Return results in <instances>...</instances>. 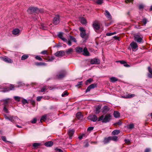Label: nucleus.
Masks as SVG:
<instances>
[{
    "label": "nucleus",
    "instance_id": "1",
    "mask_svg": "<svg viewBox=\"0 0 152 152\" xmlns=\"http://www.w3.org/2000/svg\"><path fill=\"white\" fill-rule=\"evenodd\" d=\"M111 115L109 114H106L104 116V115H102L98 118V121H102V123H106L109 122L111 120Z\"/></svg>",
    "mask_w": 152,
    "mask_h": 152
},
{
    "label": "nucleus",
    "instance_id": "2",
    "mask_svg": "<svg viewBox=\"0 0 152 152\" xmlns=\"http://www.w3.org/2000/svg\"><path fill=\"white\" fill-rule=\"evenodd\" d=\"M27 11L29 14H31L33 12L38 13H43L44 11L42 9H39L38 8L34 7H29Z\"/></svg>",
    "mask_w": 152,
    "mask_h": 152
},
{
    "label": "nucleus",
    "instance_id": "3",
    "mask_svg": "<svg viewBox=\"0 0 152 152\" xmlns=\"http://www.w3.org/2000/svg\"><path fill=\"white\" fill-rule=\"evenodd\" d=\"M4 116L6 119L10 121L13 123H16L17 121L19 120L18 118L16 116H11L9 115L7 116L6 114H4Z\"/></svg>",
    "mask_w": 152,
    "mask_h": 152
},
{
    "label": "nucleus",
    "instance_id": "4",
    "mask_svg": "<svg viewBox=\"0 0 152 152\" xmlns=\"http://www.w3.org/2000/svg\"><path fill=\"white\" fill-rule=\"evenodd\" d=\"M15 87L14 85L10 84L9 87L2 88V90L1 91L3 92H8L10 90H14Z\"/></svg>",
    "mask_w": 152,
    "mask_h": 152
},
{
    "label": "nucleus",
    "instance_id": "5",
    "mask_svg": "<svg viewBox=\"0 0 152 152\" xmlns=\"http://www.w3.org/2000/svg\"><path fill=\"white\" fill-rule=\"evenodd\" d=\"M92 26L96 32H97L99 30L100 26L97 21H95L93 22Z\"/></svg>",
    "mask_w": 152,
    "mask_h": 152
},
{
    "label": "nucleus",
    "instance_id": "6",
    "mask_svg": "<svg viewBox=\"0 0 152 152\" xmlns=\"http://www.w3.org/2000/svg\"><path fill=\"white\" fill-rule=\"evenodd\" d=\"M142 39V37L140 35L136 34L134 35V40L138 43H141Z\"/></svg>",
    "mask_w": 152,
    "mask_h": 152
},
{
    "label": "nucleus",
    "instance_id": "7",
    "mask_svg": "<svg viewBox=\"0 0 152 152\" xmlns=\"http://www.w3.org/2000/svg\"><path fill=\"white\" fill-rule=\"evenodd\" d=\"M60 21V16L59 15L55 16L53 19V23L55 25L58 24Z\"/></svg>",
    "mask_w": 152,
    "mask_h": 152
},
{
    "label": "nucleus",
    "instance_id": "8",
    "mask_svg": "<svg viewBox=\"0 0 152 152\" xmlns=\"http://www.w3.org/2000/svg\"><path fill=\"white\" fill-rule=\"evenodd\" d=\"M79 30L80 31V36L82 38H84L86 35V30L82 27H80L79 28Z\"/></svg>",
    "mask_w": 152,
    "mask_h": 152
},
{
    "label": "nucleus",
    "instance_id": "9",
    "mask_svg": "<svg viewBox=\"0 0 152 152\" xmlns=\"http://www.w3.org/2000/svg\"><path fill=\"white\" fill-rule=\"evenodd\" d=\"M90 64H100V61L99 59L98 58H94L92 59L90 61Z\"/></svg>",
    "mask_w": 152,
    "mask_h": 152
},
{
    "label": "nucleus",
    "instance_id": "10",
    "mask_svg": "<svg viewBox=\"0 0 152 152\" xmlns=\"http://www.w3.org/2000/svg\"><path fill=\"white\" fill-rule=\"evenodd\" d=\"M130 46L131 47V48L132 49L133 51H134L135 50L137 49L138 47L137 44L134 42H132L130 44Z\"/></svg>",
    "mask_w": 152,
    "mask_h": 152
},
{
    "label": "nucleus",
    "instance_id": "11",
    "mask_svg": "<svg viewBox=\"0 0 152 152\" xmlns=\"http://www.w3.org/2000/svg\"><path fill=\"white\" fill-rule=\"evenodd\" d=\"M64 34L62 32H59L58 34V36L60 39L64 42H67V39L64 37Z\"/></svg>",
    "mask_w": 152,
    "mask_h": 152
},
{
    "label": "nucleus",
    "instance_id": "12",
    "mask_svg": "<svg viewBox=\"0 0 152 152\" xmlns=\"http://www.w3.org/2000/svg\"><path fill=\"white\" fill-rule=\"evenodd\" d=\"M88 119L93 122H95L97 120H98L97 117L95 115H89L88 117Z\"/></svg>",
    "mask_w": 152,
    "mask_h": 152
},
{
    "label": "nucleus",
    "instance_id": "13",
    "mask_svg": "<svg viewBox=\"0 0 152 152\" xmlns=\"http://www.w3.org/2000/svg\"><path fill=\"white\" fill-rule=\"evenodd\" d=\"M96 87V84L95 83L92 84L88 87L87 89L85 91V93L89 92L91 89L94 88Z\"/></svg>",
    "mask_w": 152,
    "mask_h": 152
},
{
    "label": "nucleus",
    "instance_id": "14",
    "mask_svg": "<svg viewBox=\"0 0 152 152\" xmlns=\"http://www.w3.org/2000/svg\"><path fill=\"white\" fill-rule=\"evenodd\" d=\"M1 58H2V59L3 61H4L6 62L10 63H12L13 62V61L12 60L11 58L6 56L1 57Z\"/></svg>",
    "mask_w": 152,
    "mask_h": 152
},
{
    "label": "nucleus",
    "instance_id": "15",
    "mask_svg": "<svg viewBox=\"0 0 152 152\" xmlns=\"http://www.w3.org/2000/svg\"><path fill=\"white\" fill-rule=\"evenodd\" d=\"M65 55V52L64 51L61 50L56 52L55 53L56 56L58 57L59 56H63Z\"/></svg>",
    "mask_w": 152,
    "mask_h": 152
},
{
    "label": "nucleus",
    "instance_id": "16",
    "mask_svg": "<svg viewBox=\"0 0 152 152\" xmlns=\"http://www.w3.org/2000/svg\"><path fill=\"white\" fill-rule=\"evenodd\" d=\"M82 54L85 56H88L90 55V53L86 48H84L83 50Z\"/></svg>",
    "mask_w": 152,
    "mask_h": 152
},
{
    "label": "nucleus",
    "instance_id": "17",
    "mask_svg": "<svg viewBox=\"0 0 152 152\" xmlns=\"http://www.w3.org/2000/svg\"><path fill=\"white\" fill-rule=\"evenodd\" d=\"M66 75V72L65 71H64L63 73H60L58 75H57L56 77L58 79H61L64 77Z\"/></svg>",
    "mask_w": 152,
    "mask_h": 152
},
{
    "label": "nucleus",
    "instance_id": "18",
    "mask_svg": "<svg viewBox=\"0 0 152 152\" xmlns=\"http://www.w3.org/2000/svg\"><path fill=\"white\" fill-rule=\"evenodd\" d=\"M104 14L105 16L109 20H111L112 17L110 12L107 10H106L105 11Z\"/></svg>",
    "mask_w": 152,
    "mask_h": 152
},
{
    "label": "nucleus",
    "instance_id": "19",
    "mask_svg": "<svg viewBox=\"0 0 152 152\" xmlns=\"http://www.w3.org/2000/svg\"><path fill=\"white\" fill-rule=\"evenodd\" d=\"M83 116L80 112L77 113V119L81 120L83 119Z\"/></svg>",
    "mask_w": 152,
    "mask_h": 152
},
{
    "label": "nucleus",
    "instance_id": "20",
    "mask_svg": "<svg viewBox=\"0 0 152 152\" xmlns=\"http://www.w3.org/2000/svg\"><path fill=\"white\" fill-rule=\"evenodd\" d=\"M79 20L82 24L86 25L87 23L86 19L83 17L79 18Z\"/></svg>",
    "mask_w": 152,
    "mask_h": 152
},
{
    "label": "nucleus",
    "instance_id": "21",
    "mask_svg": "<svg viewBox=\"0 0 152 152\" xmlns=\"http://www.w3.org/2000/svg\"><path fill=\"white\" fill-rule=\"evenodd\" d=\"M116 62H120L121 64H124V66L126 67H129L130 66V65L127 64L126 62L124 60L117 61Z\"/></svg>",
    "mask_w": 152,
    "mask_h": 152
},
{
    "label": "nucleus",
    "instance_id": "22",
    "mask_svg": "<svg viewBox=\"0 0 152 152\" xmlns=\"http://www.w3.org/2000/svg\"><path fill=\"white\" fill-rule=\"evenodd\" d=\"M109 110V107L107 106H105L103 108L102 113H106Z\"/></svg>",
    "mask_w": 152,
    "mask_h": 152
},
{
    "label": "nucleus",
    "instance_id": "23",
    "mask_svg": "<svg viewBox=\"0 0 152 152\" xmlns=\"http://www.w3.org/2000/svg\"><path fill=\"white\" fill-rule=\"evenodd\" d=\"M20 33V30L18 28H15L12 31V33L14 35H18Z\"/></svg>",
    "mask_w": 152,
    "mask_h": 152
},
{
    "label": "nucleus",
    "instance_id": "24",
    "mask_svg": "<svg viewBox=\"0 0 152 152\" xmlns=\"http://www.w3.org/2000/svg\"><path fill=\"white\" fill-rule=\"evenodd\" d=\"M53 144V142L50 141L47 142L45 143V145L47 147H50Z\"/></svg>",
    "mask_w": 152,
    "mask_h": 152
},
{
    "label": "nucleus",
    "instance_id": "25",
    "mask_svg": "<svg viewBox=\"0 0 152 152\" xmlns=\"http://www.w3.org/2000/svg\"><path fill=\"white\" fill-rule=\"evenodd\" d=\"M66 53L67 54H72L74 52V50L70 48L66 50Z\"/></svg>",
    "mask_w": 152,
    "mask_h": 152
},
{
    "label": "nucleus",
    "instance_id": "26",
    "mask_svg": "<svg viewBox=\"0 0 152 152\" xmlns=\"http://www.w3.org/2000/svg\"><path fill=\"white\" fill-rule=\"evenodd\" d=\"M110 141H111L110 138V137H108L105 138L103 142L104 144H106L109 143Z\"/></svg>",
    "mask_w": 152,
    "mask_h": 152
},
{
    "label": "nucleus",
    "instance_id": "27",
    "mask_svg": "<svg viewBox=\"0 0 152 152\" xmlns=\"http://www.w3.org/2000/svg\"><path fill=\"white\" fill-rule=\"evenodd\" d=\"M74 131L73 129L70 130L68 131V135L69 136L70 139L72 137L74 134Z\"/></svg>",
    "mask_w": 152,
    "mask_h": 152
},
{
    "label": "nucleus",
    "instance_id": "28",
    "mask_svg": "<svg viewBox=\"0 0 152 152\" xmlns=\"http://www.w3.org/2000/svg\"><path fill=\"white\" fill-rule=\"evenodd\" d=\"M101 108V106L100 105H98L96 107L95 111V113L96 114H98L99 113Z\"/></svg>",
    "mask_w": 152,
    "mask_h": 152
},
{
    "label": "nucleus",
    "instance_id": "29",
    "mask_svg": "<svg viewBox=\"0 0 152 152\" xmlns=\"http://www.w3.org/2000/svg\"><path fill=\"white\" fill-rule=\"evenodd\" d=\"M45 59L47 60L48 61H53V60L54 59V57H51L48 56L47 58H44Z\"/></svg>",
    "mask_w": 152,
    "mask_h": 152
},
{
    "label": "nucleus",
    "instance_id": "30",
    "mask_svg": "<svg viewBox=\"0 0 152 152\" xmlns=\"http://www.w3.org/2000/svg\"><path fill=\"white\" fill-rule=\"evenodd\" d=\"M113 115L115 118H118L120 116V113L117 111H115L114 112Z\"/></svg>",
    "mask_w": 152,
    "mask_h": 152
},
{
    "label": "nucleus",
    "instance_id": "31",
    "mask_svg": "<svg viewBox=\"0 0 152 152\" xmlns=\"http://www.w3.org/2000/svg\"><path fill=\"white\" fill-rule=\"evenodd\" d=\"M94 1L96 4L99 5H101L103 3V0H96Z\"/></svg>",
    "mask_w": 152,
    "mask_h": 152
},
{
    "label": "nucleus",
    "instance_id": "32",
    "mask_svg": "<svg viewBox=\"0 0 152 152\" xmlns=\"http://www.w3.org/2000/svg\"><path fill=\"white\" fill-rule=\"evenodd\" d=\"M134 94H128L126 95V96H124L123 97L124 98H131L132 97H134L135 96Z\"/></svg>",
    "mask_w": 152,
    "mask_h": 152
},
{
    "label": "nucleus",
    "instance_id": "33",
    "mask_svg": "<svg viewBox=\"0 0 152 152\" xmlns=\"http://www.w3.org/2000/svg\"><path fill=\"white\" fill-rule=\"evenodd\" d=\"M93 81V80L92 78H90L86 80L85 82V84L86 85H88L91 83Z\"/></svg>",
    "mask_w": 152,
    "mask_h": 152
},
{
    "label": "nucleus",
    "instance_id": "34",
    "mask_svg": "<svg viewBox=\"0 0 152 152\" xmlns=\"http://www.w3.org/2000/svg\"><path fill=\"white\" fill-rule=\"evenodd\" d=\"M120 132V131L119 130H116L113 131L112 134L113 135H115L118 134Z\"/></svg>",
    "mask_w": 152,
    "mask_h": 152
},
{
    "label": "nucleus",
    "instance_id": "35",
    "mask_svg": "<svg viewBox=\"0 0 152 152\" xmlns=\"http://www.w3.org/2000/svg\"><path fill=\"white\" fill-rule=\"evenodd\" d=\"M110 81L112 82H115L118 80V79L116 77H112L110 78Z\"/></svg>",
    "mask_w": 152,
    "mask_h": 152
},
{
    "label": "nucleus",
    "instance_id": "36",
    "mask_svg": "<svg viewBox=\"0 0 152 152\" xmlns=\"http://www.w3.org/2000/svg\"><path fill=\"white\" fill-rule=\"evenodd\" d=\"M46 115H44L42 116L40 120V121L41 122H42V121H45L47 119V117H46Z\"/></svg>",
    "mask_w": 152,
    "mask_h": 152
},
{
    "label": "nucleus",
    "instance_id": "37",
    "mask_svg": "<svg viewBox=\"0 0 152 152\" xmlns=\"http://www.w3.org/2000/svg\"><path fill=\"white\" fill-rule=\"evenodd\" d=\"M111 140L116 141L118 139V137L116 136L110 137Z\"/></svg>",
    "mask_w": 152,
    "mask_h": 152
},
{
    "label": "nucleus",
    "instance_id": "38",
    "mask_svg": "<svg viewBox=\"0 0 152 152\" xmlns=\"http://www.w3.org/2000/svg\"><path fill=\"white\" fill-rule=\"evenodd\" d=\"M28 57V56L27 55H23L21 56V60H24L27 59Z\"/></svg>",
    "mask_w": 152,
    "mask_h": 152
},
{
    "label": "nucleus",
    "instance_id": "39",
    "mask_svg": "<svg viewBox=\"0 0 152 152\" xmlns=\"http://www.w3.org/2000/svg\"><path fill=\"white\" fill-rule=\"evenodd\" d=\"M147 21H148L147 19L145 18H143L142 19V22L143 23L144 26L145 25Z\"/></svg>",
    "mask_w": 152,
    "mask_h": 152
},
{
    "label": "nucleus",
    "instance_id": "40",
    "mask_svg": "<svg viewBox=\"0 0 152 152\" xmlns=\"http://www.w3.org/2000/svg\"><path fill=\"white\" fill-rule=\"evenodd\" d=\"M68 38L71 41H72L75 42H76L75 38L74 37L71 35H70L69 36V37Z\"/></svg>",
    "mask_w": 152,
    "mask_h": 152
},
{
    "label": "nucleus",
    "instance_id": "41",
    "mask_svg": "<svg viewBox=\"0 0 152 152\" xmlns=\"http://www.w3.org/2000/svg\"><path fill=\"white\" fill-rule=\"evenodd\" d=\"M83 49L82 48L77 47V52L81 53L83 52Z\"/></svg>",
    "mask_w": 152,
    "mask_h": 152
},
{
    "label": "nucleus",
    "instance_id": "42",
    "mask_svg": "<svg viewBox=\"0 0 152 152\" xmlns=\"http://www.w3.org/2000/svg\"><path fill=\"white\" fill-rule=\"evenodd\" d=\"M46 64L44 62H37L36 63V65L37 66L45 65Z\"/></svg>",
    "mask_w": 152,
    "mask_h": 152
},
{
    "label": "nucleus",
    "instance_id": "43",
    "mask_svg": "<svg viewBox=\"0 0 152 152\" xmlns=\"http://www.w3.org/2000/svg\"><path fill=\"white\" fill-rule=\"evenodd\" d=\"M68 41L67 40V42H66L67 44L69 46H71L72 45L71 40H70L69 38H67Z\"/></svg>",
    "mask_w": 152,
    "mask_h": 152
},
{
    "label": "nucleus",
    "instance_id": "44",
    "mask_svg": "<svg viewBox=\"0 0 152 152\" xmlns=\"http://www.w3.org/2000/svg\"><path fill=\"white\" fill-rule=\"evenodd\" d=\"M3 110L4 112H5V113H9L8 109L6 108V107L5 106H4V107Z\"/></svg>",
    "mask_w": 152,
    "mask_h": 152
},
{
    "label": "nucleus",
    "instance_id": "45",
    "mask_svg": "<svg viewBox=\"0 0 152 152\" xmlns=\"http://www.w3.org/2000/svg\"><path fill=\"white\" fill-rule=\"evenodd\" d=\"M40 143H35L33 145V146L34 147H37L40 145Z\"/></svg>",
    "mask_w": 152,
    "mask_h": 152
},
{
    "label": "nucleus",
    "instance_id": "46",
    "mask_svg": "<svg viewBox=\"0 0 152 152\" xmlns=\"http://www.w3.org/2000/svg\"><path fill=\"white\" fill-rule=\"evenodd\" d=\"M47 88L46 86L42 88H41L40 90V92H44L47 90Z\"/></svg>",
    "mask_w": 152,
    "mask_h": 152
},
{
    "label": "nucleus",
    "instance_id": "47",
    "mask_svg": "<svg viewBox=\"0 0 152 152\" xmlns=\"http://www.w3.org/2000/svg\"><path fill=\"white\" fill-rule=\"evenodd\" d=\"M68 95L67 92L65 91H64L61 95L62 97H65Z\"/></svg>",
    "mask_w": 152,
    "mask_h": 152
},
{
    "label": "nucleus",
    "instance_id": "48",
    "mask_svg": "<svg viewBox=\"0 0 152 152\" xmlns=\"http://www.w3.org/2000/svg\"><path fill=\"white\" fill-rule=\"evenodd\" d=\"M22 102L23 104H26L28 103L27 101L25 99H23L22 100Z\"/></svg>",
    "mask_w": 152,
    "mask_h": 152
},
{
    "label": "nucleus",
    "instance_id": "49",
    "mask_svg": "<svg viewBox=\"0 0 152 152\" xmlns=\"http://www.w3.org/2000/svg\"><path fill=\"white\" fill-rule=\"evenodd\" d=\"M35 58L37 60H38L40 61H42V59L39 56H36Z\"/></svg>",
    "mask_w": 152,
    "mask_h": 152
},
{
    "label": "nucleus",
    "instance_id": "50",
    "mask_svg": "<svg viewBox=\"0 0 152 152\" xmlns=\"http://www.w3.org/2000/svg\"><path fill=\"white\" fill-rule=\"evenodd\" d=\"M45 115H46V116L47 117V119H50V116L51 115V113H48L47 114H45Z\"/></svg>",
    "mask_w": 152,
    "mask_h": 152
},
{
    "label": "nucleus",
    "instance_id": "51",
    "mask_svg": "<svg viewBox=\"0 0 152 152\" xmlns=\"http://www.w3.org/2000/svg\"><path fill=\"white\" fill-rule=\"evenodd\" d=\"M1 138L3 141L4 142H8V141L6 140V138L5 136H2L1 137Z\"/></svg>",
    "mask_w": 152,
    "mask_h": 152
},
{
    "label": "nucleus",
    "instance_id": "52",
    "mask_svg": "<svg viewBox=\"0 0 152 152\" xmlns=\"http://www.w3.org/2000/svg\"><path fill=\"white\" fill-rule=\"evenodd\" d=\"M14 99L16 100H17L18 102H19L20 101V98L17 96H15L14 97Z\"/></svg>",
    "mask_w": 152,
    "mask_h": 152
},
{
    "label": "nucleus",
    "instance_id": "53",
    "mask_svg": "<svg viewBox=\"0 0 152 152\" xmlns=\"http://www.w3.org/2000/svg\"><path fill=\"white\" fill-rule=\"evenodd\" d=\"M134 127V125L133 124H130L129 125V129H132Z\"/></svg>",
    "mask_w": 152,
    "mask_h": 152
},
{
    "label": "nucleus",
    "instance_id": "54",
    "mask_svg": "<svg viewBox=\"0 0 152 152\" xmlns=\"http://www.w3.org/2000/svg\"><path fill=\"white\" fill-rule=\"evenodd\" d=\"M94 128L93 126L89 127L87 129V131H91V130H92L94 129Z\"/></svg>",
    "mask_w": 152,
    "mask_h": 152
},
{
    "label": "nucleus",
    "instance_id": "55",
    "mask_svg": "<svg viewBox=\"0 0 152 152\" xmlns=\"http://www.w3.org/2000/svg\"><path fill=\"white\" fill-rule=\"evenodd\" d=\"M47 50H43L42 51L41 53V54H47Z\"/></svg>",
    "mask_w": 152,
    "mask_h": 152
},
{
    "label": "nucleus",
    "instance_id": "56",
    "mask_svg": "<svg viewBox=\"0 0 152 152\" xmlns=\"http://www.w3.org/2000/svg\"><path fill=\"white\" fill-rule=\"evenodd\" d=\"M42 98V96H38L37 97V101H40V100H41V99Z\"/></svg>",
    "mask_w": 152,
    "mask_h": 152
},
{
    "label": "nucleus",
    "instance_id": "57",
    "mask_svg": "<svg viewBox=\"0 0 152 152\" xmlns=\"http://www.w3.org/2000/svg\"><path fill=\"white\" fill-rule=\"evenodd\" d=\"M121 124H122L121 122L120 121H119L118 122L114 124L115 125H121Z\"/></svg>",
    "mask_w": 152,
    "mask_h": 152
},
{
    "label": "nucleus",
    "instance_id": "58",
    "mask_svg": "<svg viewBox=\"0 0 152 152\" xmlns=\"http://www.w3.org/2000/svg\"><path fill=\"white\" fill-rule=\"evenodd\" d=\"M148 77L150 78H152V73H148L147 75Z\"/></svg>",
    "mask_w": 152,
    "mask_h": 152
},
{
    "label": "nucleus",
    "instance_id": "59",
    "mask_svg": "<svg viewBox=\"0 0 152 152\" xmlns=\"http://www.w3.org/2000/svg\"><path fill=\"white\" fill-rule=\"evenodd\" d=\"M85 144L84 145V147L85 148L89 146V144L88 142H85L84 143Z\"/></svg>",
    "mask_w": 152,
    "mask_h": 152
},
{
    "label": "nucleus",
    "instance_id": "60",
    "mask_svg": "<svg viewBox=\"0 0 152 152\" xmlns=\"http://www.w3.org/2000/svg\"><path fill=\"white\" fill-rule=\"evenodd\" d=\"M37 120L36 118H34L31 121V122L32 124H35L36 123Z\"/></svg>",
    "mask_w": 152,
    "mask_h": 152
},
{
    "label": "nucleus",
    "instance_id": "61",
    "mask_svg": "<svg viewBox=\"0 0 152 152\" xmlns=\"http://www.w3.org/2000/svg\"><path fill=\"white\" fill-rule=\"evenodd\" d=\"M151 151V149L150 148H146L144 152H150Z\"/></svg>",
    "mask_w": 152,
    "mask_h": 152
},
{
    "label": "nucleus",
    "instance_id": "62",
    "mask_svg": "<svg viewBox=\"0 0 152 152\" xmlns=\"http://www.w3.org/2000/svg\"><path fill=\"white\" fill-rule=\"evenodd\" d=\"M148 70L149 73H152V69L150 66L148 67Z\"/></svg>",
    "mask_w": 152,
    "mask_h": 152
},
{
    "label": "nucleus",
    "instance_id": "63",
    "mask_svg": "<svg viewBox=\"0 0 152 152\" xmlns=\"http://www.w3.org/2000/svg\"><path fill=\"white\" fill-rule=\"evenodd\" d=\"M85 136V134H83L82 135L78 137V138L80 140H81L82 139V138L83 136Z\"/></svg>",
    "mask_w": 152,
    "mask_h": 152
},
{
    "label": "nucleus",
    "instance_id": "64",
    "mask_svg": "<svg viewBox=\"0 0 152 152\" xmlns=\"http://www.w3.org/2000/svg\"><path fill=\"white\" fill-rule=\"evenodd\" d=\"M56 151L58 152H63V151L60 149L57 148L56 149Z\"/></svg>",
    "mask_w": 152,
    "mask_h": 152
}]
</instances>
